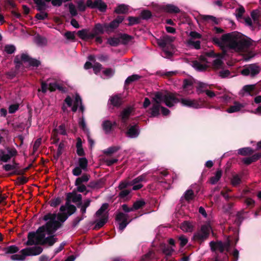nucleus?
I'll list each match as a JSON object with an SVG mask.
<instances>
[{"mask_svg":"<svg viewBox=\"0 0 261 261\" xmlns=\"http://www.w3.org/2000/svg\"><path fill=\"white\" fill-rule=\"evenodd\" d=\"M60 212L57 215L48 214L44 216V220L47 221L45 226L40 227L35 232L28 234L27 245L35 244H48L52 246L57 239L51 234L59 228L68 217L76 211L74 205L67 201L64 205L60 207Z\"/></svg>","mask_w":261,"mask_h":261,"instance_id":"1","label":"nucleus"},{"mask_svg":"<svg viewBox=\"0 0 261 261\" xmlns=\"http://www.w3.org/2000/svg\"><path fill=\"white\" fill-rule=\"evenodd\" d=\"M213 41L224 53L228 49L236 52H244L252 43L250 39L237 32L223 35L220 38L214 37Z\"/></svg>","mask_w":261,"mask_h":261,"instance_id":"2","label":"nucleus"},{"mask_svg":"<svg viewBox=\"0 0 261 261\" xmlns=\"http://www.w3.org/2000/svg\"><path fill=\"white\" fill-rule=\"evenodd\" d=\"M179 102V99L176 97L175 94L171 93H163L162 92H156L153 98L152 106L150 109L151 116L155 117L159 115L160 110L164 115H167L170 111L166 108L161 106L163 102L168 107H171Z\"/></svg>","mask_w":261,"mask_h":261,"instance_id":"3","label":"nucleus"},{"mask_svg":"<svg viewBox=\"0 0 261 261\" xmlns=\"http://www.w3.org/2000/svg\"><path fill=\"white\" fill-rule=\"evenodd\" d=\"M174 38L169 35H164L158 40V44L163 49L164 56L166 58L171 56L174 51L173 45L171 43Z\"/></svg>","mask_w":261,"mask_h":261,"instance_id":"4","label":"nucleus"},{"mask_svg":"<svg viewBox=\"0 0 261 261\" xmlns=\"http://www.w3.org/2000/svg\"><path fill=\"white\" fill-rule=\"evenodd\" d=\"M42 251V247L40 246L28 247L21 250L18 254L12 255L11 258L14 260H23L27 256L38 255Z\"/></svg>","mask_w":261,"mask_h":261,"instance_id":"5","label":"nucleus"},{"mask_svg":"<svg viewBox=\"0 0 261 261\" xmlns=\"http://www.w3.org/2000/svg\"><path fill=\"white\" fill-rule=\"evenodd\" d=\"M146 175L142 174L134 179L132 181H122L119 186L120 189H124L129 186H133V190H137L143 187L142 184L143 181H146Z\"/></svg>","mask_w":261,"mask_h":261,"instance_id":"6","label":"nucleus"},{"mask_svg":"<svg viewBox=\"0 0 261 261\" xmlns=\"http://www.w3.org/2000/svg\"><path fill=\"white\" fill-rule=\"evenodd\" d=\"M108 208V203H103L100 208L96 213V216L99 218L96 222V227L100 228L107 222L108 219L107 214V209Z\"/></svg>","mask_w":261,"mask_h":261,"instance_id":"7","label":"nucleus"},{"mask_svg":"<svg viewBox=\"0 0 261 261\" xmlns=\"http://www.w3.org/2000/svg\"><path fill=\"white\" fill-rule=\"evenodd\" d=\"M211 230L212 227L209 223L204 224L201 226V229L194 234V239L202 242L207 238Z\"/></svg>","mask_w":261,"mask_h":261,"instance_id":"8","label":"nucleus"},{"mask_svg":"<svg viewBox=\"0 0 261 261\" xmlns=\"http://www.w3.org/2000/svg\"><path fill=\"white\" fill-rule=\"evenodd\" d=\"M65 103L68 107H72V110L75 112L78 107H80L81 110L83 112L84 108L82 105V99L79 95H76L73 100L70 96H67L65 99Z\"/></svg>","mask_w":261,"mask_h":261,"instance_id":"9","label":"nucleus"},{"mask_svg":"<svg viewBox=\"0 0 261 261\" xmlns=\"http://www.w3.org/2000/svg\"><path fill=\"white\" fill-rule=\"evenodd\" d=\"M260 69L261 68L256 64H250L242 70L241 73L245 76H254L260 72Z\"/></svg>","mask_w":261,"mask_h":261,"instance_id":"10","label":"nucleus"},{"mask_svg":"<svg viewBox=\"0 0 261 261\" xmlns=\"http://www.w3.org/2000/svg\"><path fill=\"white\" fill-rule=\"evenodd\" d=\"M208 61L205 56L200 57L199 61H194L192 63V67L196 70L202 71L209 66Z\"/></svg>","mask_w":261,"mask_h":261,"instance_id":"11","label":"nucleus"},{"mask_svg":"<svg viewBox=\"0 0 261 261\" xmlns=\"http://www.w3.org/2000/svg\"><path fill=\"white\" fill-rule=\"evenodd\" d=\"M128 215L123 213H118L116 217V220L118 222L119 230L122 231L129 224L131 220H128Z\"/></svg>","mask_w":261,"mask_h":261,"instance_id":"12","label":"nucleus"},{"mask_svg":"<svg viewBox=\"0 0 261 261\" xmlns=\"http://www.w3.org/2000/svg\"><path fill=\"white\" fill-rule=\"evenodd\" d=\"M210 245L212 251L222 252L225 250L228 251L230 246V242L227 241L224 243H222L220 241L216 242H211Z\"/></svg>","mask_w":261,"mask_h":261,"instance_id":"13","label":"nucleus"},{"mask_svg":"<svg viewBox=\"0 0 261 261\" xmlns=\"http://www.w3.org/2000/svg\"><path fill=\"white\" fill-rule=\"evenodd\" d=\"M182 106L191 108L193 109H198L201 107V104L196 99H192L188 98H182L179 100Z\"/></svg>","mask_w":261,"mask_h":261,"instance_id":"14","label":"nucleus"},{"mask_svg":"<svg viewBox=\"0 0 261 261\" xmlns=\"http://www.w3.org/2000/svg\"><path fill=\"white\" fill-rule=\"evenodd\" d=\"M86 5L87 6L91 8H97L101 12L105 11L107 8V5L101 0H96L94 2L88 0L86 2Z\"/></svg>","mask_w":261,"mask_h":261,"instance_id":"15","label":"nucleus"},{"mask_svg":"<svg viewBox=\"0 0 261 261\" xmlns=\"http://www.w3.org/2000/svg\"><path fill=\"white\" fill-rule=\"evenodd\" d=\"M17 154V151L15 149H8L7 152H5L2 150H0V161L3 162H7L10 159L15 156Z\"/></svg>","mask_w":261,"mask_h":261,"instance_id":"16","label":"nucleus"},{"mask_svg":"<svg viewBox=\"0 0 261 261\" xmlns=\"http://www.w3.org/2000/svg\"><path fill=\"white\" fill-rule=\"evenodd\" d=\"M78 36L82 40H88L94 38L92 31L88 29H83L77 31L76 33Z\"/></svg>","mask_w":261,"mask_h":261,"instance_id":"17","label":"nucleus"},{"mask_svg":"<svg viewBox=\"0 0 261 261\" xmlns=\"http://www.w3.org/2000/svg\"><path fill=\"white\" fill-rule=\"evenodd\" d=\"M21 60L22 63L31 66H38L40 64L38 60L30 58L27 55L22 54L21 56Z\"/></svg>","mask_w":261,"mask_h":261,"instance_id":"18","label":"nucleus"},{"mask_svg":"<svg viewBox=\"0 0 261 261\" xmlns=\"http://www.w3.org/2000/svg\"><path fill=\"white\" fill-rule=\"evenodd\" d=\"M246 106L245 103H240L238 101H235L233 105L227 109L226 112L228 113H232L240 111Z\"/></svg>","mask_w":261,"mask_h":261,"instance_id":"19","label":"nucleus"},{"mask_svg":"<svg viewBox=\"0 0 261 261\" xmlns=\"http://www.w3.org/2000/svg\"><path fill=\"white\" fill-rule=\"evenodd\" d=\"M116 124L115 121L111 122L109 120H105L102 124V126L103 130L106 133L109 134L113 126Z\"/></svg>","mask_w":261,"mask_h":261,"instance_id":"20","label":"nucleus"},{"mask_svg":"<svg viewBox=\"0 0 261 261\" xmlns=\"http://www.w3.org/2000/svg\"><path fill=\"white\" fill-rule=\"evenodd\" d=\"M108 28V25L105 24L104 25H101L99 23L96 24L92 31L94 37H96L97 35L102 34L105 29Z\"/></svg>","mask_w":261,"mask_h":261,"instance_id":"21","label":"nucleus"},{"mask_svg":"<svg viewBox=\"0 0 261 261\" xmlns=\"http://www.w3.org/2000/svg\"><path fill=\"white\" fill-rule=\"evenodd\" d=\"M139 134V129L136 125L130 126L126 132L127 137L132 138L137 137Z\"/></svg>","mask_w":261,"mask_h":261,"instance_id":"22","label":"nucleus"},{"mask_svg":"<svg viewBox=\"0 0 261 261\" xmlns=\"http://www.w3.org/2000/svg\"><path fill=\"white\" fill-rule=\"evenodd\" d=\"M67 201L71 200L74 203L80 202H81L82 200V195L81 194H78L76 193H69L67 195Z\"/></svg>","mask_w":261,"mask_h":261,"instance_id":"23","label":"nucleus"},{"mask_svg":"<svg viewBox=\"0 0 261 261\" xmlns=\"http://www.w3.org/2000/svg\"><path fill=\"white\" fill-rule=\"evenodd\" d=\"M132 111L133 108L130 107H127L123 110L120 115L122 121L123 122H125V121L127 120L129 115L132 113Z\"/></svg>","mask_w":261,"mask_h":261,"instance_id":"24","label":"nucleus"},{"mask_svg":"<svg viewBox=\"0 0 261 261\" xmlns=\"http://www.w3.org/2000/svg\"><path fill=\"white\" fill-rule=\"evenodd\" d=\"M254 85H249L245 86L240 92L242 96L251 95V92L254 89Z\"/></svg>","mask_w":261,"mask_h":261,"instance_id":"25","label":"nucleus"},{"mask_svg":"<svg viewBox=\"0 0 261 261\" xmlns=\"http://www.w3.org/2000/svg\"><path fill=\"white\" fill-rule=\"evenodd\" d=\"M187 45L192 48L198 49L200 48V42L197 40L189 39L187 42Z\"/></svg>","mask_w":261,"mask_h":261,"instance_id":"26","label":"nucleus"},{"mask_svg":"<svg viewBox=\"0 0 261 261\" xmlns=\"http://www.w3.org/2000/svg\"><path fill=\"white\" fill-rule=\"evenodd\" d=\"M201 18L203 21L212 24H217L219 21L216 17L211 15H202Z\"/></svg>","mask_w":261,"mask_h":261,"instance_id":"27","label":"nucleus"},{"mask_svg":"<svg viewBox=\"0 0 261 261\" xmlns=\"http://www.w3.org/2000/svg\"><path fill=\"white\" fill-rule=\"evenodd\" d=\"M180 228L185 232H191L193 229V225L190 222L185 221L181 224Z\"/></svg>","mask_w":261,"mask_h":261,"instance_id":"28","label":"nucleus"},{"mask_svg":"<svg viewBox=\"0 0 261 261\" xmlns=\"http://www.w3.org/2000/svg\"><path fill=\"white\" fill-rule=\"evenodd\" d=\"M77 166L83 169V171H86L88 167V161L86 158H80L78 160Z\"/></svg>","mask_w":261,"mask_h":261,"instance_id":"29","label":"nucleus"},{"mask_svg":"<svg viewBox=\"0 0 261 261\" xmlns=\"http://www.w3.org/2000/svg\"><path fill=\"white\" fill-rule=\"evenodd\" d=\"M90 202L91 200L88 199L85 200L83 203L81 202L80 204L77 205L78 207H81V212L82 214L86 213V208L90 205Z\"/></svg>","mask_w":261,"mask_h":261,"instance_id":"30","label":"nucleus"},{"mask_svg":"<svg viewBox=\"0 0 261 261\" xmlns=\"http://www.w3.org/2000/svg\"><path fill=\"white\" fill-rule=\"evenodd\" d=\"M90 202L91 200L88 199L85 200L83 203L81 202L80 204L77 205L78 207H81V212L82 214L86 213V208L90 205Z\"/></svg>","mask_w":261,"mask_h":261,"instance_id":"31","label":"nucleus"},{"mask_svg":"<svg viewBox=\"0 0 261 261\" xmlns=\"http://www.w3.org/2000/svg\"><path fill=\"white\" fill-rule=\"evenodd\" d=\"M123 20V17L122 16H118L116 19L113 20L109 25V27L110 29H114L116 28Z\"/></svg>","mask_w":261,"mask_h":261,"instance_id":"32","label":"nucleus"},{"mask_svg":"<svg viewBox=\"0 0 261 261\" xmlns=\"http://www.w3.org/2000/svg\"><path fill=\"white\" fill-rule=\"evenodd\" d=\"M19 248L15 245H11L4 249V251L6 254H12L17 252Z\"/></svg>","mask_w":261,"mask_h":261,"instance_id":"33","label":"nucleus"},{"mask_svg":"<svg viewBox=\"0 0 261 261\" xmlns=\"http://www.w3.org/2000/svg\"><path fill=\"white\" fill-rule=\"evenodd\" d=\"M89 175L83 174L81 177L76 178L75 185H80L84 182H87L89 180Z\"/></svg>","mask_w":261,"mask_h":261,"instance_id":"34","label":"nucleus"},{"mask_svg":"<svg viewBox=\"0 0 261 261\" xmlns=\"http://www.w3.org/2000/svg\"><path fill=\"white\" fill-rule=\"evenodd\" d=\"M128 11V7L127 6L122 4L119 5L115 9V12L117 13H126Z\"/></svg>","mask_w":261,"mask_h":261,"instance_id":"35","label":"nucleus"},{"mask_svg":"<svg viewBox=\"0 0 261 261\" xmlns=\"http://www.w3.org/2000/svg\"><path fill=\"white\" fill-rule=\"evenodd\" d=\"M223 56L222 55H219L216 57V59L213 61V66L215 68L218 69L220 68L222 65V58Z\"/></svg>","mask_w":261,"mask_h":261,"instance_id":"36","label":"nucleus"},{"mask_svg":"<svg viewBox=\"0 0 261 261\" xmlns=\"http://www.w3.org/2000/svg\"><path fill=\"white\" fill-rule=\"evenodd\" d=\"M222 176V172L220 170H218L216 172L215 175L211 178V183L212 184H215L220 179Z\"/></svg>","mask_w":261,"mask_h":261,"instance_id":"37","label":"nucleus"},{"mask_svg":"<svg viewBox=\"0 0 261 261\" xmlns=\"http://www.w3.org/2000/svg\"><path fill=\"white\" fill-rule=\"evenodd\" d=\"M110 102L112 105L114 106H117L120 105L121 100L119 96L117 95H115L111 97L110 99Z\"/></svg>","mask_w":261,"mask_h":261,"instance_id":"38","label":"nucleus"},{"mask_svg":"<svg viewBox=\"0 0 261 261\" xmlns=\"http://www.w3.org/2000/svg\"><path fill=\"white\" fill-rule=\"evenodd\" d=\"M238 153L242 155H246L252 153V150L249 147L241 148L238 150Z\"/></svg>","mask_w":261,"mask_h":261,"instance_id":"39","label":"nucleus"},{"mask_svg":"<svg viewBox=\"0 0 261 261\" xmlns=\"http://www.w3.org/2000/svg\"><path fill=\"white\" fill-rule=\"evenodd\" d=\"M145 203L144 200H140L134 202L133 207L134 210H138L145 205Z\"/></svg>","mask_w":261,"mask_h":261,"instance_id":"40","label":"nucleus"},{"mask_svg":"<svg viewBox=\"0 0 261 261\" xmlns=\"http://www.w3.org/2000/svg\"><path fill=\"white\" fill-rule=\"evenodd\" d=\"M166 10L170 13H178L179 11V9L177 7L172 5H167Z\"/></svg>","mask_w":261,"mask_h":261,"instance_id":"41","label":"nucleus"},{"mask_svg":"<svg viewBox=\"0 0 261 261\" xmlns=\"http://www.w3.org/2000/svg\"><path fill=\"white\" fill-rule=\"evenodd\" d=\"M141 76L138 74H133L128 76L125 80V83L129 84L132 82L139 80Z\"/></svg>","mask_w":261,"mask_h":261,"instance_id":"42","label":"nucleus"},{"mask_svg":"<svg viewBox=\"0 0 261 261\" xmlns=\"http://www.w3.org/2000/svg\"><path fill=\"white\" fill-rule=\"evenodd\" d=\"M35 4L37 5L38 10L41 11L45 8V4L43 0H34Z\"/></svg>","mask_w":261,"mask_h":261,"instance_id":"43","label":"nucleus"},{"mask_svg":"<svg viewBox=\"0 0 261 261\" xmlns=\"http://www.w3.org/2000/svg\"><path fill=\"white\" fill-rule=\"evenodd\" d=\"M4 51L8 54H11L15 50V47L13 45H6L4 47Z\"/></svg>","mask_w":261,"mask_h":261,"instance_id":"44","label":"nucleus"},{"mask_svg":"<svg viewBox=\"0 0 261 261\" xmlns=\"http://www.w3.org/2000/svg\"><path fill=\"white\" fill-rule=\"evenodd\" d=\"M193 197H194V193H193V191H192L191 190H188L185 192V198L187 200L190 201V200L193 199Z\"/></svg>","mask_w":261,"mask_h":261,"instance_id":"45","label":"nucleus"},{"mask_svg":"<svg viewBox=\"0 0 261 261\" xmlns=\"http://www.w3.org/2000/svg\"><path fill=\"white\" fill-rule=\"evenodd\" d=\"M183 87L184 89L186 91H189L193 89V86L191 84V82L187 80L184 81Z\"/></svg>","mask_w":261,"mask_h":261,"instance_id":"46","label":"nucleus"},{"mask_svg":"<svg viewBox=\"0 0 261 261\" xmlns=\"http://www.w3.org/2000/svg\"><path fill=\"white\" fill-rule=\"evenodd\" d=\"M252 18L253 20L254 23H257L258 18L259 16V12L257 10H254L252 12L251 14Z\"/></svg>","mask_w":261,"mask_h":261,"instance_id":"47","label":"nucleus"},{"mask_svg":"<svg viewBox=\"0 0 261 261\" xmlns=\"http://www.w3.org/2000/svg\"><path fill=\"white\" fill-rule=\"evenodd\" d=\"M48 89L50 91H53L57 89H60V86L56 82H49Z\"/></svg>","mask_w":261,"mask_h":261,"instance_id":"48","label":"nucleus"},{"mask_svg":"<svg viewBox=\"0 0 261 261\" xmlns=\"http://www.w3.org/2000/svg\"><path fill=\"white\" fill-rule=\"evenodd\" d=\"M206 88V85L204 83L199 82L197 84V89L199 92L205 91V89Z\"/></svg>","mask_w":261,"mask_h":261,"instance_id":"49","label":"nucleus"},{"mask_svg":"<svg viewBox=\"0 0 261 261\" xmlns=\"http://www.w3.org/2000/svg\"><path fill=\"white\" fill-rule=\"evenodd\" d=\"M58 134L65 135H66L65 126L64 125H60L57 128L55 129Z\"/></svg>","mask_w":261,"mask_h":261,"instance_id":"50","label":"nucleus"},{"mask_svg":"<svg viewBox=\"0 0 261 261\" xmlns=\"http://www.w3.org/2000/svg\"><path fill=\"white\" fill-rule=\"evenodd\" d=\"M173 251V248L169 246H165L163 249V252L167 255H171Z\"/></svg>","mask_w":261,"mask_h":261,"instance_id":"51","label":"nucleus"},{"mask_svg":"<svg viewBox=\"0 0 261 261\" xmlns=\"http://www.w3.org/2000/svg\"><path fill=\"white\" fill-rule=\"evenodd\" d=\"M105 77L108 78L112 76L114 73V71L112 69H107L103 71Z\"/></svg>","mask_w":261,"mask_h":261,"instance_id":"52","label":"nucleus"},{"mask_svg":"<svg viewBox=\"0 0 261 261\" xmlns=\"http://www.w3.org/2000/svg\"><path fill=\"white\" fill-rule=\"evenodd\" d=\"M75 34L74 32H67L65 33L64 36L66 39L73 40L75 39Z\"/></svg>","mask_w":261,"mask_h":261,"instance_id":"53","label":"nucleus"},{"mask_svg":"<svg viewBox=\"0 0 261 261\" xmlns=\"http://www.w3.org/2000/svg\"><path fill=\"white\" fill-rule=\"evenodd\" d=\"M241 179L238 175H234L231 179V183L233 186H237L240 183Z\"/></svg>","mask_w":261,"mask_h":261,"instance_id":"54","label":"nucleus"},{"mask_svg":"<svg viewBox=\"0 0 261 261\" xmlns=\"http://www.w3.org/2000/svg\"><path fill=\"white\" fill-rule=\"evenodd\" d=\"M83 170V169H82L80 167H78L77 166H76L72 170V174L74 176H79V175H80L82 173Z\"/></svg>","mask_w":261,"mask_h":261,"instance_id":"55","label":"nucleus"},{"mask_svg":"<svg viewBox=\"0 0 261 261\" xmlns=\"http://www.w3.org/2000/svg\"><path fill=\"white\" fill-rule=\"evenodd\" d=\"M69 12L72 16H75L77 15L76 9L75 6L74 5L72 4H69Z\"/></svg>","mask_w":261,"mask_h":261,"instance_id":"56","label":"nucleus"},{"mask_svg":"<svg viewBox=\"0 0 261 261\" xmlns=\"http://www.w3.org/2000/svg\"><path fill=\"white\" fill-rule=\"evenodd\" d=\"M190 38L189 39L197 40V39L201 38V35L196 32H191L190 33Z\"/></svg>","mask_w":261,"mask_h":261,"instance_id":"57","label":"nucleus"},{"mask_svg":"<svg viewBox=\"0 0 261 261\" xmlns=\"http://www.w3.org/2000/svg\"><path fill=\"white\" fill-rule=\"evenodd\" d=\"M141 16L143 19H148L151 16V12L148 10H144L141 12Z\"/></svg>","mask_w":261,"mask_h":261,"instance_id":"58","label":"nucleus"},{"mask_svg":"<svg viewBox=\"0 0 261 261\" xmlns=\"http://www.w3.org/2000/svg\"><path fill=\"white\" fill-rule=\"evenodd\" d=\"M92 67L94 73L95 74H97L101 70V65L98 63H96L94 64Z\"/></svg>","mask_w":261,"mask_h":261,"instance_id":"59","label":"nucleus"},{"mask_svg":"<svg viewBox=\"0 0 261 261\" xmlns=\"http://www.w3.org/2000/svg\"><path fill=\"white\" fill-rule=\"evenodd\" d=\"M140 18L138 17H130L128 18L129 24L133 25L139 22Z\"/></svg>","mask_w":261,"mask_h":261,"instance_id":"60","label":"nucleus"},{"mask_svg":"<svg viewBox=\"0 0 261 261\" xmlns=\"http://www.w3.org/2000/svg\"><path fill=\"white\" fill-rule=\"evenodd\" d=\"M236 16L238 17H241L245 12V9L243 7H240L236 10Z\"/></svg>","mask_w":261,"mask_h":261,"instance_id":"61","label":"nucleus"},{"mask_svg":"<svg viewBox=\"0 0 261 261\" xmlns=\"http://www.w3.org/2000/svg\"><path fill=\"white\" fill-rule=\"evenodd\" d=\"M47 16V14L46 13L44 12H42L40 13H38L36 15V17L39 20H43L46 18Z\"/></svg>","mask_w":261,"mask_h":261,"instance_id":"62","label":"nucleus"},{"mask_svg":"<svg viewBox=\"0 0 261 261\" xmlns=\"http://www.w3.org/2000/svg\"><path fill=\"white\" fill-rule=\"evenodd\" d=\"M4 169L7 171H10L14 170L15 168V166L14 164H6L3 166Z\"/></svg>","mask_w":261,"mask_h":261,"instance_id":"63","label":"nucleus"},{"mask_svg":"<svg viewBox=\"0 0 261 261\" xmlns=\"http://www.w3.org/2000/svg\"><path fill=\"white\" fill-rule=\"evenodd\" d=\"M79 125L84 130L86 131V130H88L87 126H86V122H85L84 118L80 119V120L79 121Z\"/></svg>","mask_w":261,"mask_h":261,"instance_id":"64","label":"nucleus"}]
</instances>
